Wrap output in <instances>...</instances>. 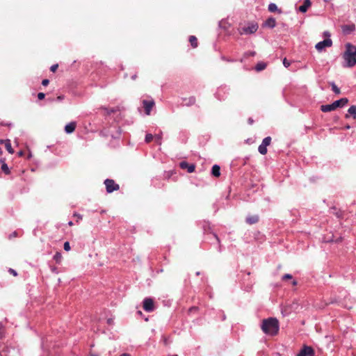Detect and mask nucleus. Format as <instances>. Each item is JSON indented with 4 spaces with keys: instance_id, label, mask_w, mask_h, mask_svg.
<instances>
[{
    "instance_id": "3",
    "label": "nucleus",
    "mask_w": 356,
    "mask_h": 356,
    "mask_svg": "<svg viewBox=\"0 0 356 356\" xmlns=\"http://www.w3.org/2000/svg\"><path fill=\"white\" fill-rule=\"evenodd\" d=\"M348 100L347 98H341L339 100L334 102L331 104L322 105L321 106V110L325 113L330 112L332 111L335 110L336 108H337L339 107L344 106L345 105H346L348 104Z\"/></svg>"
},
{
    "instance_id": "34",
    "label": "nucleus",
    "mask_w": 356,
    "mask_h": 356,
    "mask_svg": "<svg viewBox=\"0 0 356 356\" xmlns=\"http://www.w3.org/2000/svg\"><path fill=\"white\" fill-rule=\"evenodd\" d=\"M155 140H156V141L159 144H161V136L160 134L156 135V136H155Z\"/></svg>"
},
{
    "instance_id": "18",
    "label": "nucleus",
    "mask_w": 356,
    "mask_h": 356,
    "mask_svg": "<svg viewBox=\"0 0 356 356\" xmlns=\"http://www.w3.org/2000/svg\"><path fill=\"white\" fill-rule=\"evenodd\" d=\"M268 9L271 13H274V12H276V11H278L279 13H281V10L278 9L277 5L275 3H270L268 5Z\"/></svg>"
},
{
    "instance_id": "17",
    "label": "nucleus",
    "mask_w": 356,
    "mask_h": 356,
    "mask_svg": "<svg viewBox=\"0 0 356 356\" xmlns=\"http://www.w3.org/2000/svg\"><path fill=\"white\" fill-rule=\"evenodd\" d=\"M211 174L214 177H219L220 175V166L218 165H213L212 169H211Z\"/></svg>"
},
{
    "instance_id": "6",
    "label": "nucleus",
    "mask_w": 356,
    "mask_h": 356,
    "mask_svg": "<svg viewBox=\"0 0 356 356\" xmlns=\"http://www.w3.org/2000/svg\"><path fill=\"white\" fill-rule=\"evenodd\" d=\"M142 104L145 109V114L147 115H150L151 111L154 106L155 105L154 101L153 99H143L142 101Z\"/></svg>"
},
{
    "instance_id": "46",
    "label": "nucleus",
    "mask_w": 356,
    "mask_h": 356,
    "mask_svg": "<svg viewBox=\"0 0 356 356\" xmlns=\"http://www.w3.org/2000/svg\"><path fill=\"white\" fill-rule=\"evenodd\" d=\"M23 154H24V153H23V152H22V151H20V152H18L19 156H22V155H23Z\"/></svg>"
},
{
    "instance_id": "26",
    "label": "nucleus",
    "mask_w": 356,
    "mask_h": 356,
    "mask_svg": "<svg viewBox=\"0 0 356 356\" xmlns=\"http://www.w3.org/2000/svg\"><path fill=\"white\" fill-rule=\"evenodd\" d=\"M270 142H271V138L270 136H268V137H266L265 138H264L261 143L267 147L268 145H270Z\"/></svg>"
},
{
    "instance_id": "27",
    "label": "nucleus",
    "mask_w": 356,
    "mask_h": 356,
    "mask_svg": "<svg viewBox=\"0 0 356 356\" xmlns=\"http://www.w3.org/2000/svg\"><path fill=\"white\" fill-rule=\"evenodd\" d=\"M195 97H191L189 99H188V102L186 103V105L187 106H191V105H193L195 104Z\"/></svg>"
},
{
    "instance_id": "20",
    "label": "nucleus",
    "mask_w": 356,
    "mask_h": 356,
    "mask_svg": "<svg viewBox=\"0 0 356 356\" xmlns=\"http://www.w3.org/2000/svg\"><path fill=\"white\" fill-rule=\"evenodd\" d=\"M348 113L350 114V115H353V118L354 120H356V106L355 105H353L351 106L348 110Z\"/></svg>"
},
{
    "instance_id": "2",
    "label": "nucleus",
    "mask_w": 356,
    "mask_h": 356,
    "mask_svg": "<svg viewBox=\"0 0 356 356\" xmlns=\"http://www.w3.org/2000/svg\"><path fill=\"white\" fill-rule=\"evenodd\" d=\"M261 328L266 334L275 335L279 331V322L275 318L264 319L262 321Z\"/></svg>"
},
{
    "instance_id": "40",
    "label": "nucleus",
    "mask_w": 356,
    "mask_h": 356,
    "mask_svg": "<svg viewBox=\"0 0 356 356\" xmlns=\"http://www.w3.org/2000/svg\"><path fill=\"white\" fill-rule=\"evenodd\" d=\"M253 122H254V120H253L251 118H250L248 119V123H249L250 124H253Z\"/></svg>"
},
{
    "instance_id": "13",
    "label": "nucleus",
    "mask_w": 356,
    "mask_h": 356,
    "mask_svg": "<svg viewBox=\"0 0 356 356\" xmlns=\"http://www.w3.org/2000/svg\"><path fill=\"white\" fill-rule=\"evenodd\" d=\"M76 126V122H70V123H69V124L65 125V131L67 134H72L75 130Z\"/></svg>"
},
{
    "instance_id": "31",
    "label": "nucleus",
    "mask_w": 356,
    "mask_h": 356,
    "mask_svg": "<svg viewBox=\"0 0 356 356\" xmlns=\"http://www.w3.org/2000/svg\"><path fill=\"white\" fill-rule=\"evenodd\" d=\"M283 65L287 68L290 66V62L285 58L283 59Z\"/></svg>"
},
{
    "instance_id": "43",
    "label": "nucleus",
    "mask_w": 356,
    "mask_h": 356,
    "mask_svg": "<svg viewBox=\"0 0 356 356\" xmlns=\"http://www.w3.org/2000/svg\"><path fill=\"white\" fill-rule=\"evenodd\" d=\"M63 99H64V97H63V96H58V97H57V99H58V101H61V100H63Z\"/></svg>"
},
{
    "instance_id": "52",
    "label": "nucleus",
    "mask_w": 356,
    "mask_h": 356,
    "mask_svg": "<svg viewBox=\"0 0 356 356\" xmlns=\"http://www.w3.org/2000/svg\"><path fill=\"white\" fill-rule=\"evenodd\" d=\"M172 356H178V355H172Z\"/></svg>"
},
{
    "instance_id": "5",
    "label": "nucleus",
    "mask_w": 356,
    "mask_h": 356,
    "mask_svg": "<svg viewBox=\"0 0 356 356\" xmlns=\"http://www.w3.org/2000/svg\"><path fill=\"white\" fill-rule=\"evenodd\" d=\"M104 184L106 186V192L108 193L118 191L120 188L119 185L115 184L113 179H106L104 181Z\"/></svg>"
},
{
    "instance_id": "12",
    "label": "nucleus",
    "mask_w": 356,
    "mask_h": 356,
    "mask_svg": "<svg viewBox=\"0 0 356 356\" xmlns=\"http://www.w3.org/2000/svg\"><path fill=\"white\" fill-rule=\"evenodd\" d=\"M310 0H304V3L298 8V10L301 13H306L308 8L311 6Z\"/></svg>"
},
{
    "instance_id": "24",
    "label": "nucleus",
    "mask_w": 356,
    "mask_h": 356,
    "mask_svg": "<svg viewBox=\"0 0 356 356\" xmlns=\"http://www.w3.org/2000/svg\"><path fill=\"white\" fill-rule=\"evenodd\" d=\"M331 86H332V91L337 94V95H339L341 93V90L340 89L335 85L334 83H331Z\"/></svg>"
},
{
    "instance_id": "45",
    "label": "nucleus",
    "mask_w": 356,
    "mask_h": 356,
    "mask_svg": "<svg viewBox=\"0 0 356 356\" xmlns=\"http://www.w3.org/2000/svg\"><path fill=\"white\" fill-rule=\"evenodd\" d=\"M120 356H130V355L127 353H123Z\"/></svg>"
},
{
    "instance_id": "53",
    "label": "nucleus",
    "mask_w": 356,
    "mask_h": 356,
    "mask_svg": "<svg viewBox=\"0 0 356 356\" xmlns=\"http://www.w3.org/2000/svg\"><path fill=\"white\" fill-rule=\"evenodd\" d=\"M91 356H97V355H92Z\"/></svg>"
},
{
    "instance_id": "14",
    "label": "nucleus",
    "mask_w": 356,
    "mask_h": 356,
    "mask_svg": "<svg viewBox=\"0 0 356 356\" xmlns=\"http://www.w3.org/2000/svg\"><path fill=\"white\" fill-rule=\"evenodd\" d=\"M0 143H4L5 144V147L6 149H7V151L10 153V154H13L14 153V150L11 146V143H10V140H0Z\"/></svg>"
},
{
    "instance_id": "39",
    "label": "nucleus",
    "mask_w": 356,
    "mask_h": 356,
    "mask_svg": "<svg viewBox=\"0 0 356 356\" xmlns=\"http://www.w3.org/2000/svg\"><path fill=\"white\" fill-rule=\"evenodd\" d=\"M74 216H76L79 219H82V216L78 213H74Z\"/></svg>"
},
{
    "instance_id": "10",
    "label": "nucleus",
    "mask_w": 356,
    "mask_h": 356,
    "mask_svg": "<svg viewBox=\"0 0 356 356\" xmlns=\"http://www.w3.org/2000/svg\"><path fill=\"white\" fill-rule=\"evenodd\" d=\"M179 166L182 169H187V171L189 173L193 172L195 171V166L194 164H189L186 161H182L180 163Z\"/></svg>"
},
{
    "instance_id": "37",
    "label": "nucleus",
    "mask_w": 356,
    "mask_h": 356,
    "mask_svg": "<svg viewBox=\"0 0 356 356\" xmlns=\"http://www.w3.org/2000/svg\"><path fill=\"white\" fill-rule=\"evenodd\" d=\"M49 81L48 79H44L42 80V84L44 86H46L49 84Z\"/></svg>"
},
{
    "instance_id": "50",
    "label": "nucleus",
    "mask_w": 356,
    "mask_h": 356,
    "mask_svg": "<svg viewBox=\"0 0 356 356\" xmlns=\"http://www.w3.org/2000/svg\"><path fill=\"white\" fill-rule=\"evenodd\" d=\"M69 225H73L72 222V221H70V222H69Z\"/></svg>"
},
{
    "instance_id": "30",
    "label": "nucleus",
    "mask_w": 356,
    "mask_h": 356,
    "mask_svg": "<svg viewBox=\"0 0 356 356\" xmlns=\"http://www.w3.org/2000/svg\"><path fill=\"white\" fill-rule=\"evenodd\" d=\"M63 248L65 251H69L70 250V243L68 241L65 242Z\"/></svg>"
},
{
    "instance_id": "28",
    "label": "nucleus",
    "mask_w": 356,
    "mask_h": 356,
    "mask_svg": "<svg viewBox=\"0 0 356 356\" xmlns=\"http://www.w3.org/2000/svg\"><path fill=\"white\" fill-rule=\"evenodd\" d=\"M103 109L106 111L107 115H110L111 113H115L117 111V108H103Z\"/></svg>"
},
{
    "instance_id": "15",
    "label": "nucleus",
    "mask_w": 356,
    "mask_h": 356,
    "mask_svg": "<svg viewBox=\"0 0 356 356\" xmlns=\"http://www.w3.org/2000/svg\"><path fill=\"white\" fill-rule=\"evenodd\" d=\"M259 221V216L257 215L248 216L245 219V222L248 224L253 225Z\"/></svg>"
},
{
    "instance_id": "16",
    "label": "nucleus",
    "mask_w": 356,
    "mask_h": 356,
    "mask_svg": "<svg viewBox=\"0 0 356 356\" xmlns=\"http://www.w3.org/2000/svg\"><path fill=\"white\" fill-rule=\"evenodd\" d=\"M276 25L275 19L273 17H269L265 22L264 26L273 29Z\"/></svg>"
},
{
    "instance_id": "29",
    "label": "nucleus",
    "mask_w": 356,
    "mask_h": 356,
    "mask_svg": "<svg viewBox=\"0 0 356 356\" xmlns=\"http://www.w3.org/2000/svg\"><path fill=\"white\" fill-rule=\"evenodd\" d=\"M154 136L152 134H147L145 136V142L146 143H149L152 140Z\"/></svg>"
},
{
    "instance_id": "25",
    "label": "nucleus",
    "mask_w": 356,
    "mask_h": 356,
    "mask_svg": "<svg viewBox=\"0 0 356 356\" xmlns=\"http://www.w3.org/2000/svg\"><path fill=\"white\" fill-rule=\"evenodd\" d=\"M54 259L56 263H60L62 259V255L60 252H56L54 256Z\"/></svg>"
},
{
    "instance_id": "9",
    "label": "nucleus",
    "mask_w": 356,
    "mask_h": 356,
    "mask_svg": "<svg viewBox=\"0 0 356 356\" xmlns=\"http://www.w3.org/2000/svg\"><path fill=\"white\" fill-rule=\"evenodd\" d=\"M314 352L312 347L305 346L300 353H298V356H314Z\"/></svg>"
},
{
    "instance_id": "4",
    "label": "nucleus",
    "mask_w": 356,
    "mask_h": 356,
    "mask_svg": "<svg viewBox=\"0 0 356 356\" xmlns=\"http://www.w3.org/2000/svg\"><path fill=\"white\" fill-rule=\"evenodd\" d=\"M258 29V24L254 22L249 23L247 26L242 28L241 34H252Z\"/></svg>"
},
{
    "instance_id": "1",
    "label": "nucleus",
    "mask_w": 356,
    "mask_h": 356,
    "mask_svg": "<svg viewBox=\"0 0 356 356\" xmlns=\"http://www.w3.org/2000/svg\"><path fill=\"white\" fill-rule=\"evenodd\" d=\"M345 47L346 50L343 54L345 63L343 66L353 67L356 65V47L351 43H346Z\"/></svg>"
},
{
    "instance_id": "47",
    "label": "nucleus",
    "mask_w": 356,
    "mask_h": 356,
    "mask_svg": "<svg viewBox=\"0 0 356 356\" xmlns=\"http://www.w3.org/2000/svg\"><path fill=\"white\" fill-rule=\"evenodd\" d=\"M292 284H293V286L296 285V284H297V282H296V281H295V280H294V281H293Z\"/></svg>"
},
{
    "instance_id": "33",
    "label": "nucleus",
    "mask_w": 356,
    "mask_h": 356,
    "mask_svg": "<svg viewBox=\"0 0 356 356\" xmlns=\"http://www.w3.org/2000/svg\"><path fill=\"white\" fill-rule=\"evenodd\" d=\"M291 278H292V275L291 274H285L282 277V280H289V279H291Z\"/></svg>"
},
{
    "instance_id": "35",
    "label": "nucleus",
    "mask_w": 356,
    "mask_h": 356,
    "mask_svg": "<svg viewBox=\"0 0 356 356\" xmlns=\"http://www.w3.org/2000/svg\"><path fill=\"white\" fill-rule=\"evenodd\" d=\"M45 97V94L43 92H39L38 94V98L40 100L43 99Z\"/></svg>"
},
{
    "instance_id": "49",
    "label": "nucleus",
    "mask_w": 356,
    "mask_h": 356,
    "mask_svg": "<svg viewBox=\"0 0 356 356\" xmlns=\"http://www.w3.org/2000/svg\"><path fill=\"white\" fill-rule=\"evenodd\" d=\"M214 236L216 238V239L218 240V241H219L218 237L216 234H214Z\"/></svg>"
},
{
    "instance_id": "51",
    "label": "nucleus",
    "mask_w": 356,
    "mask_h": 356,
    "mask_svg": "<svg viewBox=\"0 0 356 356\" xmlns=\"http://www.w3.org/2000/svg\"><path fill=\"white\" fill-rule=\"evenodd\" d=\"M196 275H200V272H197V273H196Z\"/></svg>"
},
{
    "instance_id": "22",
    "label": "nucleus",
    "mask_w": 356,
    "mask_h": 356,
    "mask_svg": "<svg viewBox=\"0 0 356 356\" xmlns=\"http://www.w3.org/2000/svg\"><path fill=\"white\" fill-rule=\"evenodd\" d=\"M266 67V64L263 62L258 63L255 66V70L257 72L264 70Z\"/></svg>"
},
{
    "instance_id": "7",
    "label": "nucleus",
    "mask_w": 356,
    "mask_h": 356,
    "mask_svg": "<svg viewBox=\"0 0 356 356\" xmlns=\"http://www.w3.org/2000/svg\"><path fill=\"white\" fill-rule=\"evenodd\" d=\"M332 44V41L331 39L330 38H326L324 40L321 41V42H318L316 44V49L318 51H321L323 49H324L325 47H331Z\"/></svg>"
},
{
    "instance_id": "41",
    "label": "nucleus",
    "mask_w": 356,
    "mask_h": 356,
    "mask_svg": "<svg viewBox=\"0 0 356 356\" xmlns=\"http://www.w3.org/2000/svg\"><path fill=\"white\" fill-rule=\"evenodd\" d=\"M247 54L249 55V56H254L255 52L254 51H250L249 53H247Z\"/></svg>"
},
{
    "instance_id": "11",
    "label": "nucleus",
    "mask_w": 356,
    "mask_h": 356,
    "mask_svg": "<svg viewBox=\"0 0 356 356\" xmlns=\"http://www.w3.org/2000/svg\"><path fill=\"white\" fill-rule=\"evenodd\" d=\"M355 30V25L354 24H346L342 26V31L346 35H349Z\"/></svg>"
},
{
    "instance_id": "19",
    "label": "nucleus",
    "mask_w": 356,
    "mask_h": 356,
    "mask_svg": "<svg viewBox=\"0 0 356 356\" xmlns=\"http://www.w3.org/2000/svg\"><path fill=\"white\" fill-rule=\"evenodd\" d=\"M189 42L191 44V46L193 47V48H195L197 47V38L194 35H191L189 37Z\"/></svg>"
},
{
    "instance_id": "8",
    "label": "nucleus",
    "mask_w": 356,
    "mask_h": 356,
    "mask_svg": "<svg viewBox=\"0 0 356 356\" xmlns=\"http://www.w3.org/2000/svg\"><path fill=\"white\" fill-rule=\"evenodd\" d=\"M143 309L147 312H151L154 310V301L152 298H146L144 299Z\"/></svg>"
},
{
    "instance_id": "48",
    "label": "nucleus",
    "mask_w": 356,
    "mask_h": 356,
    "mask_svg": "<svg viewBox=\"0 0 356 356\" xmlns=\"http://www.w3.org/2000/svg\"><path fill=\"white\" fill-rule=\"evenodd\" d=\"M136 75H134V76H132L131 79L134 80L136 79Z\"/></svg>"
},
{
    "instance_id": "32",
    "label": "nucleus",
    "mask_w": 356,
    "mask_h": 356,
    "mask_svg": "<svg viewBox=\"0 0 356 356\" xmlns=\"http://www.w3.org/2000/svg\"><path fill=\"white\" fill-rule=\"evenodd\" d=\"M58 64H55V65H53L51 66L50 67V70L53 72H56V70L58 69Z\"/></svg>"
},
{
    "instance_id": "44",
    "label": "nucleus",
    "mask_w": 356,
    "mask_h": 356,
    "mask_svg": "<svg viewBox=\"0 0 356 356\" xmlns=\"http://www.w3.org/2000/svg\"><path fill=\"white\" fill-rule=\"evenodd\" d=\"M17 233L16 232H14L10 236H17Z\"/></svg>"
},
{
    "instance_id": "23",
    "label": "nucleus",
    "mask_w": 356,
    "mask_h": 356,
    "mask_svg": "<svg viewBox=\"0 0 356 356\" xmlns=\"http://www.w3.org/2000/svg\"><path fill=\"white\" fill-rule=\"evenodd\" d=\"M258 151L261 154L265 155L267 153L266 146L261 143L258 147Z\"/></svg>"
},
{
    "instance_id": "42",
    "label": "nucleus",
    "mask_w": 356,
    "mask_h": 356,
    "mask_svg": "<svg viewBox=\"0 0 356 356\" xmlns=\"http://www.w3.org/2000/svg\"><path fill=\"white\" fill-rule=\"evenodd\" d=\"M334 214L337 216V218H340L341 217V213L339 211H337V212L334 213Z\"/></svg>"
},
{
    "instance_id": "36",
    "label": "nucleus",
    "mask_w": 356,
    "mask_h": 356,
    "mask_svg": "<svg viewBox=\"0 0 356 356\" xmlns=\"http://www.w3.org/2000/svg\"><path fill=\"white\" fill-rule=\"evenodd\" d=\"M9 272L10 273H11L12 275H13L14 276H17V273L16 272V270H15L13 268H10L9 269Z\"/></svg>"
},
{
    "instance_id": "38",
    "label": "nucleus",
    "mask_w": 356,
    "mask_h": 356,
    "mask_svg": "<svg viewBox=\"0 0 356 356\" xmlns=\"http://www.w3.org/2000/svg\"><path fill=\"white\" fill-rule=\"evenodd\" d=\"M323 35L325 37H327V38H329L330 37V33L329 31H324L323 32Z\"/></svg>"
},
{
    "instance_id": "21",
    "label": "nucleus",
    "mask_w": 356,
    "mask_h": 356,
    "mask_svg": "<svg viewBox=\"0 0 356 356\" xmlns=\"http://www.w3.org/2000/svg\"><path fill=\"white\" fill-rule=\"evenodd\" d=\"M0 162L2 163V165H1L2 171L6 175H9L10 172L8 167V165L2 159L0 160Z\"/></svg>"
}]
</instances>
